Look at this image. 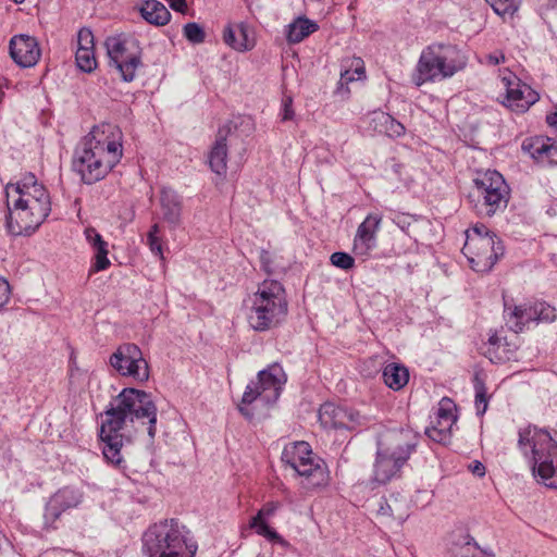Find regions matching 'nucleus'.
<instances>
[{
	"label": "nucleus",
	"instance_id": "obj_1",
	"mask_svg": "<svg viewBox=\"0 0 557 557\" xmlns=\"http://www.w3.org/2000/svg\"><path fill=\"white\" fill-rule=\"evenodd\" d=\"M158 409L152 395L137 388H123L112 398L107 409L100 414L99 438L102 455L108 463L125 470V460L121 453L124 444L132 442L140 428L147 430L151 440L157 433Z\"/></svg>",
	"mask_w": 557,
	"mask_h": 557
},
{
	"label": "nucleus",
	"instance_id": "obj_2",
	"mask_svg": "<svg viewBox=\"0 0 557 557\" xmlns=\"http://www.w3.org/2000/svg\"><path fill=\"white\" fill-rule=\"evenodd\" d=\"M123 156L122 133L112 124L95 126L77 146L73 169L85 184L103 180Z\"/></svg>",
	"mask_w": 557,
	"mask_h": 557
},
{
	"label": "nucleus",
	"instance_id": "obj_3",
	"mask_svg": "<svg viewBox=\"0 0 557 557\" xmlns=\"http://www.w3.org/2000/svg\"><path fill=\"white\" fill-rule=\"evenodd\" d=\"M518 448L533 475L547 487L557 488V443L549 432L534 425L520 429Z\"/></svg>",
	"mask_w": 557,
	"mask_h": 557
},
{
	"label": "nucleus",
	"instance_id": "obj_4",
	"mask_svg": "<svg viewBox=\"0 0 557 557\" xmlns=\"http://www.w3.org/2000/svg\"><path fill=\"white\" fill-rule=\"evenodd\" d=\"M249 326L257 332H265L278 326L288 312L286 292L276 280H264L257 290L245 301Z\"/></svg>",
	"mask_w": 557,
	"mask_h": 557
},
{
	"label": "nucleus",
	"instance_id": "obj_5",
	"mask_svg": "<svg viewBox=\"0 0 557 557\" xmlns=\"http://www.w3.org/2000/svg\"><path fill=\"white\" fill-rule=\"evenodd\" d=\"M467 58L457 46L433 42L426 46L419 57L412 73V83L420 87L454 76L465 69Z\"/></svg>",
	"mask_w": 557,
	"mask_h": 557
},
{
	"label": "nucleus",
	"instance_id": "obj_6",
	"mask_svg": "<svg viewBox=\"0 0 557 557\" xmlns=\"http://www.w3.org/2000/svg\"><path fill=\"white\" fill-rule=\"evenodd\" d=\"M190 532L175 519L151 525L143 535L148 557H195L197 543Z\"/></svg>",
	"mask_w": 557,
	"mask_h": 557
},
{
	"label": "nucleus",
	"instance_id": "obj_7",
	"mask_svg": "<svg viewBox=\"0 0 557 557\" xmlns=\"http://www.w3.org/2000/svg\"><path fill=\"white\" fill-rule=\"evenodd\" d=\"M510 200V188L504 176L487 170L478 173L467 201L471 210L481 218H492L506 210Z\"/></svg>",
	"mask_w": 557,
	"mask_h": 557
},
{
	"label": "nucleus",
	"instance_id": "obj_8",
	"mask_svg": "<svg viewBox=\"0 0 557 557\" xmlns=\"http://www.w3.org/2000/svg\"><path fill=\"white\" fill-rule=\"evenodd\" d=\"M282 461L302 478L301 484L307 490L323 487L330 482L326 463L312 453L307 442L286 445L282 453Z\"/></svg>",
	"mask_w": 557,
	"mask_h": 557
},
{
	"label": "nucleus",
	"instance_id": "obj_9",
	"mask_svg": "<svg viewBox=\"0 0 557 557\" xmlns=\"http://www.w3.org/2000/svg\"><path fill=\"white\" fill-rule=\"evenodd\" d=\"M286 382L283 369L278 364L269 366L260 371L257 381L250 382L244 392L238 410L248 419L253 413L247 408L253 401H260L264 406L273 405L280 397L282 386Z\"/></svg>",
	"mask_w": 557,
	"mask_h": 557
},
{
	"label": "nucleus",
	"instance_id": "obj_10",
	"mask_svg": "<svg viewBox=\"0 0 557 557\" xmlns=\"http://www.w3.org/2000/svg\"><path fill=\"white\" fill-rule=\"evenodd\" d=\"M109 64L114 66L124 82H133L143 65L140 41L129 34L107 37L104 41Z\"/></svg>",
	"mask_w": 557,
	"mask_h": 557
},
{
	"label": "nucleus",
	"instance_id": "obj_11",
	"mask_svg": "<svg viewBox=\"0 0 557 557\" xmlns=\"http://www.w3.org/2000/svg\"><path fill=\"white\" fill-rule=\"evenodd\" d=\"M507 324L515 333L522 332L530 322L550 323L556 320V309L545 301L525 302L519 306L504 304Z\"/></svg>",
	"mask_w": 557,
	"mask_h": 557
},
{
	"label": "nucleus",
	"instance_id": "obj_12",
	"mask_svg": "<svg viewBox=\"0 0 557 557\" xmlns=\"http://www.w3.org/2000/svg\"><path fill=\"white\" fill-rule=\"evenodd\" d=\"M462 252L468 258L472 270L479 273H486L504 256L505 247L497 236L491 238L476 237L466 240Z\"/></svg>",
	"mask_w": 557,
	"mask_h": 557
},
{
	"label": "nucleus",
	"instance_id": "obj_13",
	"mask_svg": "<svg viewBox=\"0 0 557 557\" xmlns=\"http://www.w3.org/2000/svg\"><path fill=\"white\" fill-rule=\"evenodd\" d=\"M110 364L122 376L132 377L137 382H146L149 379L148 362L136 344L120 345L111 355Z\"/></svg>",
	"mask_w": 557,
	"mask_h": 557
},
{
	"label": "nucleus",
	"instance_id": "obj_14",
	"mask_svg": "<svg viewBox=\"0 0 557 557\" xmlns=\"http://www.w3.org/2000/svg\"><path fill=\"white\" fill-rule=\"evenodd\" d=\"M12 193L16 198L12 200L15 206H25L32 208H41L44 211H51L50 196L46 187L38 183L33 173L25 174L15 185L10 184L7 187L8 200L11 199Z\"/></svg>",
	"mask_w": 557,
	"mask_h": 557
},
{
	"label": "nucleus",
	"instance_id": "obj_15",
	"mask_svg": "<svg viewBox=\"0 0 557 557\" xmlns=\"http://www.w3.org/2000/svg\"><path fill=\"white\" fill-rule=\"evenodd\" d=\"M419 442V435L409 428L385 430L377 436V449L407 462Z\"/></svg>",
	"mask_w": 557,
	"mask_h": 557
},
{
	"label": "nucleus",
	"instance_id": "obj_16",
	"mask_svg": "<svg viewBox=\"0 0 557 557\" xmlns=\"http://www.w3.org/2000/svg\"><path fill=\"white\" fill-rule=\"evenodd\" d=\"M8 209L7 228L13 236L32 235L50 213L41 208L15 206V202H12L11 207V200H8Z\"/></svg>",
	"mask_w": 557,
	"mask_h": 557
},
{
	"label": "nucleus",
	"instance_id": "obj_17",
	"mask_svg": "<svg viewBox=\"0 0 557 557\" xmlns=\"http://www.w3.org/2000/svg\"><path fill=\"white\" fill-rule=\"evenodd\" d=\"M84 499V493L75 486H64L58 490L48 500L45 507L44 522L46 529H55L54 523L63 512L78 507Z\"/></svg>",
	"mask_w": 557,
	"mask_h": 557
},
{
	"label": "nucleus",
	"instance_id": "obj_18",
	"mask_svg": "<svg viewBox=\"0 0 557 557\" xmlns=\"http://www.w3.org/2000/svg\"><path fill=\"white\" fill-rule=\"evenodd\" d=\"M502 82L506 88L505 106L516 112H524L539 99V94L511 72H507Z\"/></svg>",
	"mask_w": 557,
	"mask_h": 557
},
{
	"label": "nucleus",
	"instance_id": "obj_19",
	"mask_svg": "<svg viewBox=\"0 0 557 557\" xmlns=\"http://www.w3.org/2000/svg\"><path fill=\"white\" fill-rule=\"evenodd\" d=\"M10 55L21 67L34 66L40 58L37 40L28 35H15L9 45Z\"/></svg>",
	"mask_w": 557,
	"mask_h": 557
},
{
	"label": "nucleus",
	"instance_id": "obj_20",
	"mask_svg": "<svg viewBox=\"0 0 557 557\" xmlns=\"http://www.w3.org/2000/svg\"><path fill=\"white\" fill-rule=\"evenodd\" d=\"M521 148L539 163L557 164V141L549 137H528L522 141Z\"/></svg>",
	"mask_w": 557,
	"mask_h": 557
},
{
	"label": "nucleus",
	"instance_id": "obj_21",
	"mask_svg": "<svg viewBox=\"0 0 557 557\" xmlns=\"http://www.w3.org/2000/svg\"><path fill=\"white\" fill-rule=\"evenodd\" d=\"M382 223V215L379 213H370L364 221L358 226L354 239V249L360 253H367L376 247V233Z\"/></svg>",
	"mask_w": 557,
	"mask_h": 557
},
{
	"label": "nucleus",
	"instance_id": "obj_22",
	"mask_svg": "<svg viewBox=\"0 0 557 557\" xmlns=\"http://www.w3.org/2000/svg\"><path fill=\"white\" fill-rule=\"evenodd\" d=\"M282 508L278 500H270L263 504L256 516L249 521V527L260 536L269 541L276 542L281 540L280 534L268 524V519L272 518Z\"/></svg>",
	"mask_w": 557,
	"mask_h": 557
},
{
	"label": "nucleus",
	"instance_id": "obj_23",
	"mask_svg": "<svg viewBox=\"0 0 557 557\" xmlns=\"http://www.w3.org/2000/svg\"><path fill=\"white\" fill-rule=\"evenodd\" d=\"M405 463L399 461L398 458L388 456L377 449L372 480L379 484H386L393 479L400 476L401 468Z\"/></svg>",
	"mask_w": 557,
	"mask_h": 557
},
{
	"label": "nucleus",
	"instance_id": "obj_24",
	"mask_svg": "<svg viewBox=\"0 0 557 557\" xmlns=\"http://www.w3.org/2000/svg\"><path fill=\"white\" fill-rule=\"evenodd\" d=\"M160 207L162 219L172 227H176L181 223L182 216V198L170 187H163L160 194Z\"/></svg>",
	"mask_w": 557,
	"mask_h": 557
},
{
	"label": "nucleus",
	"instance_id": "obj_25",
	"mask_svg": "<svg viewBox=\"0 0 557 557\" xmlns=\"http://www.w3.org/2000/svg\"><path fill=\"white\" fill-rule=\"evenodd\" d=\"M223 41L237 51H248L255 46V40L245 23L226 25L223 30Z\"/></svg>",
	"mask_w": 557,
	"mask_h": 557
},
{
	"label": "nucleus",
	"instance_id": "obj_26",
	"mask_svg": "<svg viewBox=\"0 0 557 557\" xmlns=\"http://www.w3.org/2000/svg\"><path fill=\"white\" fill-rule=\"evenodd\" d=\"M369 126L372 131L388 137H400L405 134V126L383 111L371 113Z\"/></svg>",
	"mask_w": 557,
	"mask_h": 557
},
{
	"label": "nucleus",
	"instance_id": "obj_27",
	"mask_svg": "<svg viewBox=\"0 0 557 557\" xmlns=\"http://www.w3.org/2000/svg\"><path fill=\"white\" fill-rule=\"evenodd\" d=\"M230 129L220 128L215 143L209 153V165L218 175L226 173L227 169V145L226 136Z\"/></svg>",
	"mask_w": 557,
	"mask_h": 557
},
{
	"label": "nucleus",
	"instance_id": "obj_28",
	"mask_svg": "<svg viewBox=\"0 0 557 557\" xmlns=\"http://www.w3.org/2000/svg\"><path fill=\"white\" fill-rule=\"evenodd\" d=\"M85 236L96 252L92 270L96 272L106 270L110 265L108 259V243L102 239V236L94 227H87L85 230Z\"/></svg>",
	"mask_w": 557,
	"mask_h": 557
},
{
	"label": "nucleus",
	"instance_id": "obj_29",
	"mask_svg": "<svg viewBox=\"0 0 557 557\" xmlns=\"http://www.w3.org/2000/svg\"><path fill=\"white\" fill-rule=\"evenodd\" d=\"M140 14L146 22L156 26H163L171 18L170 11L158 0H146L140 8Z\"/></svg>",
	"mask_w": 557,
	"mask_h": 557
},
{
	"label": "nucleus",
	"instance_id": "obj_30",
	"mask_svg": "<svg viewBox=\"0 0 557 557\" xmlns=\"http://www.w3.org/2000/svg\"><path fill=\"white\" fill-rule=\"evenodd\" d=\"M382 377L391 389L400 391L409 381V371L405 366L392 362L384 367Z\"/></svg>",
	"mask_w": 557,
	"mask_h": 557
},
{
	"label": "nucleus",
	"instance_id": "obj_31",
	"mask_svg": "<svg viewBox=\"0 0 557 557\" xmlns=\"http://www.w3.org/2000/svg\"><path fill=\"white\" fill-rule=\"evenodd\" d=\"M318 29L313 21L300 16L287 26L286 38L290 44H298Z\"/></svg>",
	"mask_w": 557,
	"mask_h": 557
},
{
	"label": "nucleus",
	"instance_id": "obj_32",
	"mask_svg": "<svg viewBox=\"0 0 557 557\" xmlns=\"http://www.w3.org/2000/svg\"><path fill=\"white\" fill-rule=\"evenodd\" d=\"M346 407L336 406L332 403L323 404L319 409V420L324 428L343 429Z\"/></svg>",
	"mask_w": 557,
	"mask_h": 557
},
{
	"label": "nucleus",
	"instance_id": "obj_33",
	"mask_svg": "<svg viewBox=\"0 0 557 557\" xmlns=\"http://www.w3.org/2000/svg\"><path fill=\"white\" fill-rule=\"evenodd\" d=\"M408 509V504L405 499H399L397 496H391L381 504L379 513L392 517L399 522H404L409 517Z\"/></svg>",
	"mask_w": 557,
	"mask_h": 557
},
{
	"label": "nucleus",
	"instance_id": "obj_34",
	"mask_svg": "<svg viewBox=\"0 0 557 557\" xmlns=\"http://www.w3.org/2000/svg\"><path fill=\"white\" fill-rule=\"evenodd\" d=\"M453 557H494V554L482 549L473 537L467 536L462 543H455L451 547Z\"/></svg>",
	"mask_w": 557,
	"mask_h": 557
},
{
	"label": "nucleus",
	"instance_id": "obj_35",
	"mask_svg": "<svg viewBox=\"0 0 557 557\" xmlns=\"http://www.w3.org/2000/svg\"><path fill=\"white\" fill-rule=\"evenodd\" d=\"M364 73L366 71L362 60L360 58L352 59L349 67L345 69L341 73L337 90L341 91L349 83L356 79H360L362 76H364Z\"/></svg>",
	"mask_w": 557,
	"mask_h": 557
},
{
	"label": "nucleus",
	"instance_id": "obj_36",
	"mask_svg": "<svg viewBox=\"0 0 557 557\" xmlns=\"http://www.w3.org/2000/svg\"><path fill=\"white\" fill-rule=\"evenodd\" d=\"M473 385H474V392H475V408L478 414H484L487 406H488V398H487V388L485 386L484 380L480 376L479 373H475L473 377Z\"/></svg>",
	"mask_w": 557,
	"mask_h": 557
},
{
	"label": "nucleus",
	"instance_id": "obj_37",
	"mask_svg": "<svg viewBox=\"0 0 557 557\" xmlns=\"http://www.w3.org/2000/svg\"><path fill=\"white\" fill-rule=\"evenodd\" d=\"M370 423V419L366 416L360 414L359 411L346 408L345 418L343 419V429L354 431L358 428L367 426Z\"/></svg>",
	"mask_w": 557,
	"mask_h": 557
},
{
	"label": "nucleus",
	"instance_id": "obj_38",
	"mask_svg": "<svg viewBox=\"0 0 557 557\" xmlns=\"http://www.w3.org/2000/svg\"><path fill=\"white\" fill-rule=\"evenodd\" d=\"M75 60H76L77 66L86 73L92 72L97 66V61H96L94 50L77 49L76 53H75Z\"/></svg>",
	"mask_w": 557,
	"mask_h": 557
},
{
	"label": "nucleus",
	"instance_id": "obj_39",
	"mask_svg": "<svg viewBox=\"0 0 557 557\" xmlns=\"http://www.w3.org/2000/svg\"><path fill=\"white\" fill-rule=\"evenodd\" d=\"M494 12L502 17L512 16L519 9L517 0H486Z\"/></svg>",
	"mask_w": 557,
	"mask_h": 557
},
{
	"label": "nucleus",
	"instance_id": "obj_40",
	"mask_svg": "<svg viewBox=\"0 0 557 557\" xmlns=\"http://www.w3.org/2000/svg\"><path fill=\"white\" fill-rule=\"evenodd\" d=\"M503 346V339L498 337L496 334L492 335L487 342V348L484 351V355L492 362H500L504 360V356L499 354V349Z\"/></svg>",
	"mask_w": 557,
	"mask_h": 557
},
{
	"label": "nucleus",
	"instance_id": "obj_41",
	"mask_svg": "<svg viewBox=\"0 0 557 557\" xmlns=\"http://www.w3.org/2000/svg\"><path fill=\"white\" fill-rule=\"evenodd\" d=\"M184 36L193 44H201L206 39L203 28L197 23H187L184 26Z\"/></svg>",
	"mask_w": 557,
	"mask_h": 557
},
{
	"label": "nucleus",
	"instance_id": "obj_42",
	"mask_svg": "<svg viewBox=\"0 0 557 557\" xmlns=\"http://www.w3.org/2000/svg\"><path fill=\"white\" fill-rule=\"evenodd\" d=\"M331 263L342 270H349L355 265V259L347 252L336 251L330 257Z\"/></svg>",
	"mask_w": 557,
	"mask_h": 557
},
{
	"label": "nucleus",
	"instance_id": "obj_43",
	"mask_svg": "<svg viewBox=\"0 0 557 557\" xmlns=\"http://www.w3.org/2000/svg\"><path fill=\"white\" fill-rule=\"evenodd\" d=\"M496 236L493 232H491L486 225L483 223H476L470 230L466 232V240H471L476 237L479 238H491Z\"/></svg>",
	"mask_w": 557,
	"mask_h": 557
},
{
	"label": "nucleus",
	"instance_id": "obj_44",
	"mask_svg": "<svg viewBox=\"0 0 557 557\" xmlns=\"http://www.w3.org/2000/svg\"><path fill=\"white\" fill-rule=\"evenodd\" d=\"M77 49L94 50V35L89 28L83 27L79 29L77 34Z\"/></svg>",
	"mask_w": 557,
	"mask_h": 557
},
{
	"label": "nucleus",
	"instance_id": "obj_45",
	"mask_svg": "<svg viewBox=\"0 0 557 557\" xmlns=\"http://www.w3.org/2000/svg\"><path fill=\"white\" fill-rule=\"evenodd\" d=\"M426 435L434 442L437 443H447L450 441L451 432L446 431V429L441 428H428L425 431Z\"/></svg>",
	"mask_w": 557,
	"mask_h": 557
},
{
	"label": "nucleus",
	"instance_id": "obj_46",
	"mask_svg": "<svg viewBox=\"0 0 557 557\" xmlns=\"http://www.w3.org/2000/svg\"><path fill=\"white\" fill-rule=\"evenodd\" d=\"M10 285L7 280L0 277V309L10 300Z\"/></svg>",
	"mask_w": 557,
	"mask_h": 557
},
{
	"label": "nucleus",
	"instance_id": "obj_47",
	"mask_svg": "<svg viewBox=\"0 0 557 557\" xmlns=\"http://www.w3.org/2000/svg\"><path fill=\"white\" fill-rule=\"evenodd\" d=\"M293 99L292 97H285L283 99V112H282V121H290L293 120L295 112L293 110Z\"/></svg>",
	"mask_w": 557,
	"mask_h": 557
},
{
	"label": "nucleus",
	"instance_id": "obj_48",
	"mask_svg": "<svg viewBox=\"0 0 557 557\" xmlns=\"http://www.w3.org/2000/svg\"><path fill=\"white\" fill-rule=\"evenodd\" d=\"M147 244L150 247V250L156 253L157 256H160L162 258V244L159 236L154 237H147Z\"/></svg>",
	"mask_w": 557,
	"mask_h": 557
},
{
	"label": "nucleus",
	"instance_id": "obj_49",
	"mask_svg": "<svg viewBox=\"0 0 557 557\" xmlns=\"http://www.w3.org/2000/svg\"><path fill=\"white\" fill-rule=\"evenodd\" d=\"M437 419H441V420L451 419V423H456V420H457L451 408H445L443 405H441V407L437 411Z\"/></svg>",
	"mask_w": 557,
	"mask_h": 557
},
{
	"label": "nucleus",
	"instance_id": "obj_50",
	"mask_svg": "<svg viewBox=\"0 0 557 557\" xmlns=\"http://www.w3.org/2000/svg\"><path fill=\"white\" fill-rule=\"evenodd\" d=\"M468 468L474 475L480 478L485 475V466L478 460L472 461Z\"/></svg>",
	"mask_w": 557,
	"mask_h": 557
},
{
	"label": "nucleus",
	"instance_id": "obj_51",
	"mask_svg": "<svg viewBox=\"0 0 557 557\" xmlns=\"http://www.w3.org/2000/svg\"><path fill=\"white\" fill-rule=\"evenodd\" d=\"M170 7L177 12L186 13L187 11V3L186 0H168Z\"/></svg>",
	"mask_w": 557,
	"mask_h": 557
},
{
	"label": "nucleus",
	"instance_id": "obj_52",
	"mask_svg": "<svg viewBox=\"0 0 557 557\" xmlns=\"http://www.w3.org/2000/svg\"><path fill=\"white\" fill-rule=\"evenodd\" d=\"M260 261H261V268L267 272V273H271L272 270H271V267H270V263H271V256L268 251L263 250L260 255Z\"/></svg>",
	"mask_w": 557,
	"mask_h": 557
},
{
	"label": "nucleus",
	"instance_id": "obj_53",
	"mask_svg": "<svg viewBox=\"0 0 557 557\" xmlns=\"http://www.w3.org/2000/svg\"><path fill=\"white\" fill-rule=\"evenodd\" d=\"M455 423H451V419H448V420H441V419H437V422L435 425H433L432 428H441V429H446V431L448 432H451V428Z\"/></svg>",
	"mask_w": 557,
	"mask_h": 557
},
{
	"label": "nucleus",
	"instance_id": "obj_54",
	"mask_svg": "<svg viewBox=\"0 0 557 557\" xmlns=\"http://www.w3.org/2000/svg\"><path fill=\"white\" fill-rule=\"evenodd\" d=\"M487 61L492 65H497V64H499V63L505 61V55L503 53H500L498 55L497 54H490L487 57Z\"/></svg>",
	"mask_w": 557,
	"mask_h": 557
},
{
	"label": "nucleus",
	"instance_id": "obj_55",
	"mask_svg": "<svg viewBox=\"0 0 557 557\" xmlns=\"http://www.w3.org/2000/svg\"><path fill=\"white\" fill-rule=\"evenodd\" d=\"M546 122L554 127H557V112H554L546 117Z\"/></svg>",
	"mask_w": 557,
	"mask_h": 557
},
{
	"label": "nucleus",
	"instance_id": "obj_56",
	"mask_svg": "<svg viewBox=\"0 0 557 557\" xmlns=\"http://www.w3.org/2000/svg\"><path fill=\"white\" fill-rule=\"evenodd\" d=\"M159 232H160L159 224L154 223V224L150 227V230H149V232H148L147 237H151V238H152V237H154V236H158Z\"/></svg>",
	"mask_w": 557,
	"mask_h": 557
}]
</instances>
